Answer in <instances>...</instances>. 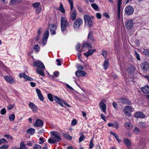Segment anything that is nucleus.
<instances>
[{
    "mask_svg": "<svg viewBox=\"0 0 149 149\" xmlns=\"http://www.w3.org/2000/svg\"><path fill=\"white\" fill-rule=\"evenodd\" d=\"M140 65L141 69L143 71H146L149 69V64L147 62H143Z\"/></svg>",
    "mask_w": 149,
    "mask_h": 149,
    "instance_id": "10",
    "label": "nucleus"
},
{
    "mask_svg": "<svg viewBox=\"0 0 149 149\" xmlns=\"http://www.w3.org/2000/svg\"><path fill=\"white\" fill-rule=\"evenodd\" d=\"M134 24V22L132 19L127 20L125 22V25L126 28L128 29H131Z\"/></svg>",
    "mask_w": 149,
    "mask_h": 149,
    "instance_id": "4",
    "label": "nucleus"
},
{
    "mask_svg": "<svg viewBox=\"0 0 149 149\" xmlns=\"http://www.w3.org/2000/svg\"><path fill=\"white\" fill-rule=\"evenodd\" d=\"M134 132L135 134H137L139 132V130L137 127H136L134 130Z\"/></svg>",
    "mask_w": 149,
    "mask_h": 149,
    "instance_id": "52",
    "label": "nucleus"
},
{
    "mask_svg": "<svg viewBox=\"0 0 149 149\" xmlns=\"http://www.w3.org/2000/svg\"><path fill=\"white\" fill-rule=\"evenodd\" d=\"M80 46H81V45L79 43L77 44L76 46V50L78 52H81L82 51H84V50H83V49H82L81 50L80 49Z\"/></svg>",
    "mask_w": 149,
    "mask_h": 149,
    "instance_id": "36",
    "label": "nucleus"
},
{
    "mask_svg": "<svg viewBox=\"0 0 149 149\" xmlns=\"http://www.w3.org/2000/svg\"><path fill=\"white\" fill-rule=\"evenodd\" d=\"M49 36V32L48 30H46L44 33L43 38L47 39Z\"/></svg>",
    "mask_w": 149,
    "mask_h": 149,
    "instance_id": "29",
    "label": "nucleus"
},
{
    "mask_svg": "<svg viewBox=\"0 0 149 149\" xmlns=\"http://www.w3.org/2000/svg\"><path fill=\"white\" fill-rule=\"evenodd\" d=\"M50 134L53 136V138L56 141L59 142L61 140L60 133L57 132H51Z\"/></svg>",
    "mask_w": 149,
    "mask_h": 149,
    "instance_id": "5",
    "label": "nucleus"
},
{
    "mask_svg": "<svg viewBox=\"0 0 149 149\" xmlns=\"http://www.w3.org/2000/svg\"><path fill=\"white\" fill-rule=\"evenodd\" d=\"M61 30L62 32L66 31V28L70 26V24L67 19L63 17H61Z\"/></svg>",
    "mask_w": 149,
    "mask_h": 149,
    "instance_id": "1",
    "label": "nucleus"
},
{
    "mask_svg": "<svg viewBox=\"0 0 149 149\" xmlns=\"http://www.w3.org/2000/svg\"><path fill=\"white\" fill-rule=\"evenodd\" d=\"M95 49H91L88 50V52L84 53V55L86 57H88L89 56L92 55L94 52L96 51Z\"/></svg>",
    "mask_w": 149,
    "mask_h": 149,
    "instance_id": "22",
    "label": "nucleus"
},
{
    "mask_svg": "<svg viewBox=\"0 0 149 149\" xmlns=\"http://www.w3.org/2000/svg\"><path fill=\"white\" fill-rule=\"evenodd\" d=\"M47 97L49 100L51 102L53 101V98L52 95L51 94H48L47 95Z\"/></svg>",
    "mask_w": 149,
    "mask_h": 149,
    "instance_id": "46",
    "label": "nucleus"
},
{
    "mask_svg": "<svg viewBox=\"0 0 149 149\" xmlns=\"http://www.w3.org/2000/svg\"><path fill=\"white\" fill-rule=\"evenodd\" d=\"M70 18L72 21H74L76 19L77 16V13L75 9L71 10L70 12Z\"/></svg>",
    "mask_w": 149,
    "mask_h": 149,
    "instance_id": "11",
    "label": "nucleus"
},
{
    "mask_svg": "<svg viewBox=\"0 0 149 149\" xmlns=\"http://www.w3.org/2000/svg\"><path fill=\"white\" fill-rule=\"evenodd\" d=\"M113 127H115L116 129H117L118 127V125L117 122H115L114 123Z\"/></svg>",
    "mask_w": 149,
    "mask_h": 149,
    "instance_id": "57",
    "label": "nucleus"
},
{
    "mask_svg": "<svg viewBox=\"0 0 149 149\" xmlns=\"http://www.w3.org/2000/svg\"><path fill=\"white\" fill-rule=\"evenodd\" d=\"M106 105L103 103V112L105 114L106 113Z\"/></svg>",
    "mask_w": 149,
    "mask_h": 149,
    "instance_id": "55",
    "label": "nucleus"
},
{
    "mask_svg": "<svg viewBox=\"0 0 149 149\" xmlns=\"http://www.w3.org/2000/svg\"><path fill=\"white\" fill-rule=\"evenodd\" d=\"M142 92L145 94H148L149 93V86L148 85H146L141 89Z\"/></svg>",
    "mask_w": 149,
    "mask_h": 149,
    "instance_id": "19",
    "label": "nucleus"
},
{
    "mask_svg": "<svg viewBox=\"0 0 149 149\" xmlns=\"http://www.w3.org/2000/svg\"><path fill=\"white\" fill-rule=\"evenodd\" d=\"M93 32L91 31L89 32L88 35V40L90 41L89 40H91V42H93L94 41V39L93 36Z\"/></svg>",
    "mask_w": 149,
    "mask_h": 149,
    "instance_id": "25",
    "label": "nucleus"
},
{
    "mask_svg": "<svg viewBox=\"0 0 149 149\" xmlns=\"http://www.w3.org/2000/svg\"><path fill=\"white\" fill-rule=\"evenodd\" d=\"M43 122L40 119H37L33 125V126L36 127H42L43 126Z\"/></svg>",
    "mask_w": 149,
    "mask_h": 149,
    "instance_id": "12",
    "label": "nucleus"
},
{
    "mask_svg": "<svg viewBox=\"0 0 149 149\" xmlns=\"http://www.w3.org/2000/svg\"><path fill=\"white\" fill-rule=\"evenodd\" d=\"M4 78L6 81L11 84H13L14 82V80L13 78L10 76H6L4 77Z\"/></svg>",
    "mask_w": 149,
    "mask_h": 149,
    "instance_id": "14",
    "label": "nucleus"
},
{
    "mask_svg": "<svg viewBox=\"0 0 149 149\" xmlns=\"http://www.w3.org/2000/svg\"><path fill=\"white\" fill-rule=\"evenodd\" d=\"M20 149H27V148L26 147V145L23 142H21L20 144Z\"/></svg>",
    "mask_w": 149,
    "mask_h": 149,
    "instance_id": "37",
    "label": "nucleus"
},
{
    "mask_svg": "<svg viewBox=\"0 0 149 149\" xmlns=\"http://www.w3.org/2000/svg\"><path fill=\"white\" fill-rule=\"evenodd\" d=\"M39 139L40 141H41L39 143L40 144H41L45 142L44 140H43V138H40Z\"/></svg>",
    "mask_w": 149,
    "mask_h": 149,
    "instance_id": "63",
    "label": "nucleus"
},
{
    "mask_svg": "<svg viewBox=\"0 0 149 149\" xmlns=\"http://www.w3.org/2000/svg\"><path fill=\"white\" fill-rule=\"evenodd\" d=\"M109 65V59L107 58H105L104 62L103 64L104 70H106L108 68Z\"/></svg>",
    "mask_w": 149,
    "mask_h": 149,
    "instance_id": "20",
    "label": "nucleus"
},
{
    "mask_svg": "<svg viewBox=\"0 0 149 149\" xmlns=\"http://www.w3.org/2000/svg\"><path fill=\"white\" fill-rule=\"evenodd\" d=\"M134 11L133 8L131 6H127L125 8V13L129 15L132 14Z\"/></svg>",
    "mask_w": 149,
    "mask_h": 149,
    "instance_id": "7",
    "label": "nucleus"
},
{
    "mask_svg": "<svg viewBox=\"0 0 149 149\" xmlns=\"http://www.w3.org/2000/svg\"><path fill=\"white\" fill-rule=\"evenodd\" d=\"M139 127L142 128H145L147 126L146 123L145 122H140L139 124Z\"/></svg>",
    "mask_w": 149,
    "mask_h": 149,
    "instance_id": "28",
    "label": "nucleus"
},
{
    "mask_svg": "<svg viewBox=\"0 0 149 149\" xmlns=\"http://www.w3.org/2000/svg\"><path fill=\"white\" fill-rule=\"evenodd\" d=\"M143 53L145 55L149 56V49H144Z\"/></svg>",
    "mask_w": 149,
    "mask_h": 149,
    "instance_id": "41",
    "label": "nucleus"
},
{
    "mask_svg": "<svg viewBox=\"0 0 149 149\" xmlns=\"http://www.w3.org/2000/svg\"><path fill=\"white\" fill-rule=\"evenodd\" d=\"M84 19L85 24L88 25L89 27H91L93 24L91 17L87 15H85L84 16Z\"/></svg>",
    "mask_w": 149,
    "mask_h": 149,
    "instance_id": "3",
    "label": "nucleus"
},
{
    "mask_svg": "<svg viewBox=\"0 0 149 149\" xmlns=\"http://www.w3.org/2000/svg\"><path fill=\"white\" fill-rule=\"evenodd\" d=\"M65 85H66L67 87L68 88L71 90H74V89L70 86L69 85L67 84H65Z\"/></svg>",
    "mask_w": 149,
    "mask_h": 149,
    "instance_id": "54",
    "label": "nucleus"
},
{
    "mask_svg": "<svg viewBox=\"0 0 149 149\" xmlns=\"http://www.w3.org/2000/svg\"><path fill=\"white\" fill-rule=\"evenodd\" d=\"M91 6L95 11H97L98 10V7L97 5L95 3H93L91 4Z\"/></svg>",
    "mask_w": 149,
    "mask_h": 149,
    "instance_id": "34",
    "label": "nucleus"
},
{
    "mask_svg": "<svg viewBox=\"0 0 149 149\" xmlns=\"http://www.w3.org/2000/svg\"><path fill=\"white\" fill-rule=\"evenodd\" d=\"M33 65L42 69L45 68V66L43 63L40 61L39 60L34 61L33 62Z\"/></svg>",
    "mask_w": 149,
    "mask_h": 149,
    "instance_id": "6",
    "label": "nucleus"
},
{
    "mask_svg": "<svg viewBox=\"0 0 149 149\" xmlns=\"http://www.w3.org/2000/svg\"><path fill=\"white\" fill-rule=\"evenodd\" d=\"M24 79L25 80L28 81H33V78L29 76H27V75L26 77V78L25 79Z\"/></svg>",
    "mask_w": 149,
    "mask_h": 149,
    "instance_id": "49",
    "label": "nucleus"
},
{
    "mask_svg": "<svg viewBox=\"0 0 149 149\" xmlns=\"http://www.w3.org/2000/svg\"><path fill=\"white\" fill-rule=\"evenodd\" d=\"M58 10L63 13H65V10L63 8V5L62 3H61L60 4V6L58 8Z\"/></svg>",
    "mask_w": 149,
    "mask_h": 149,
    "instance_id": "32",
    "label": "nucleus"
},
{
    "mask_svg": "<svg viewBox=\"0 0 149 149\" xmlns=\"http://www.w3.org/2000/svg\"><path fill=\"white\" fill-rule=\"evenodd\" d=\"M77 122L76 120H73L72 122V125L74 126L77 124Z\"/></svg>",
    "mask_w": 149,
    "mask_h": 149,
    "instance_id": "64",
    "label": "nucleus"
},
{
    "mask_svg": "<svg viewBox=\"0 0 149 149\" xmlns=\"http://www.w3.org/2000/svg\"><path fill=\"white\" fill-rule=\"evenodd\" d=\"M36 91L39 99L40 100L43 101L44 100V98L40 89L38 88H36Z\"/></svg>",
    "mask_w": 149,
    "mask_h": 149,
    "instance_id": "21",
    "label": "nucleus"
},
{
    "mask_svg": "<svg viewBox=\"0 0 149 149\" xmlns=\"http://www.w3.org/2000/svg\"><path fill=\"white\" fill-rule=\"evenodd\" d=\"M110 133L112 135L115 137L118 142L120 143L121 141V140L119 139V137L118 135L112 131H111L110 132Z\"/></svg>",
    "mask_w": 149,
    "mask_h": 149,
    "instance_id": "26",
    "label": "nucleus"
},
{
    "mask_svg": "<svg viewBox=\"0 0 149 149\" xmlns=\"http://www.w3.org/2000/svg\"><path fill=\"white\" fill-rule=\"evenodd\" d=\"M48 27L50 30V33L51 34L54 35L56 34V30L57 29L56 26L52 24H49Z\"/></svg>",
    "mask_w": 149,
    "mask_h": 149,
    "instance_id": "8",
    "label": "nucleus"
},
{
    "mask_svg": "<svg viewBox=\"0 0 149 149\" xmlns=\"http://www.w3.org/2000/svg\"><path fill=\"white\" fill-rule=\"evenodd\" d=\"M125 127L126 129H131L132 128V124L130 122H126L125 123Z\"/></svg>",
    "mask_w": 149,
    "mask_h": 149,
    "instance_id": "24",
    "label": "nucleus"
},
{
    "mask_svg": "<svg viewBox=\"0 0 149 149\" xmlns=\"http://www.w3.org/2000/svg\"><path fill=\"white\" fill-rule=\"evenodd\" d=\"M42 148V147L40 145L37 144L35 145V146L33 148L34 149H41Z\"/></svg>",
    "mask_w": 149,
    "mask_h": 149,
    "instance_id": "42",
    "label": "nucleus"
},
{
    "mask_svg": "<svg viewBox=\"0 0 149 149\" xmlns=\"http://www.w3.org/2000/svg\"><path fill=\"white\" fill-rule=\"evenodd\" d=\"M124 142L127 148H129L130 147L132 144L131 141L129 139H124Z\"/></svg>",
    "mask_w": 149,
    "mask_h": 149,
    "instance_id": "23",
    "label": "nucleus"
},
{
    "mask_svg": "<svg viewBox=\"0 0 149 149\" xmlns=\"http://www.w3.org/2000/svg\"><path fill=\"white\" fill-rule=\"evenodd\" d=\"M40 3H36L32 4V5L34 8H37L39 6Z\"/></svg>",
    "mask_w": 149,
    "mask_h": 149,
    "instance_id": "50",
    "label": "nucleus"
},
{
    "mask_svg": "<svg viewBox=\"0 0 149 149\" xmlns=\"http://www.w3.org/2000/svg\"><path fill=\"white\" fill-rule=\"evenodd\" d=\"M36 8H36V12L37 13H40L41 11V7H40L38 6V7H37Z\"/></svg>",
    "mask_w": 149,
    "mask_h": 149,
    "instance_id": "58",
    "label": "nucleus"
},
{
    "mask_svg": "<svg viewBox=\"0 0 149 149\" xmlns=\"http://www.w3.org/2000/svg\"><path fill=\"white\" fill-rule=\"evenodd\" d=\"M33 49L35 50V52L36 53L38 52L40 50V47L38 45H34Z\"/></svg>",
    "mask_w": 149,
    "mask_h": 149,
    "instance_id": "33",
    "label": "nucleus"
},
{
    "mask_svg": "<svg viewBox=\"0 0 149 149\" xmlns=\"http://www.w3.org/2000/svg\"><path fill=\"white\" fill-rule=\"evenodd\" d=\"M132 108L131 107L126 106L123 109V111L125 114L129 116L130 114L129 112L132 111Z\"/></svg>",
    "mask_w": 149,
    "mask_h": 149,
    "instance_id": "13",
    "label": "nucleus"
},
{
    "mask_svg": "<svg viewBox=\"0 0 149 149\" xmlns=\"http://www.w3.org/2000/svg\"><path fill=\"white\" fill-rule=\"evenodd\" d=\"M36 71L37 73L39 74L40 75L43 76H45V74H44V71L42 70L39 68H37L36 70Z\"/></svg>",
    "mask_w": 149,
    "mask_h": 149,
    "instance_id": "27",
    "label": "nucleus"
},
{
    "mask_svg": "<svg viewBox=\"0 0 149 149\" xmlns=\"http://www.w3.org/2000/svg\"><path fill=\"white\" fill-rule=\"evenodd\" d=\"M54 100L58 103L60 106L62 107H63V104L62 102L63 100H62L60 98L57 96L54 97Z\"/></svg>",
    "mask_w": 149,
    "mask_h": 149,
    "instance_id": "18",
    "label": "nucleus"
},
{
    "mask_svg": "<svg viewBox=\"0 0 149 149\" xmlns=\"http://www.w3.org/2000/svg\"><path fill=\"white\" fill-rule=\"evenodd\" d=\"M83 21L82 19L78 18L77 19L73 24L74 30L77 31L79 29L80 26L83 24Z\"/></svg>",
    "mask_w": 149,
    "mask_h": 149,
    "instance_id": "2",
    "label": "nucleus"
},
{
    "mask_svg": "<svg viewBox=\"0 0 149 149\" xmlns=\"http://www.w3.org/2000/svg\"><path fill=\"white\" fill-rule=\"evenodd\" d=\"M134 116L135 117L138 118H144L145 117V114L141 112H136Z\"/></svg>",
    "mask_w": 149,
    "mask_h": 149,
    "instance_id": "16",
    "label": "nucleus"
},
{
    "mask_svg": "<svg viewBox=\"0 0 149 149\" xmlns=\"http://www.w3.org/2000/svg\"><path fill=\"white\" fill-rule=\"evenodd\" d=\"M113 107L115 108V109L116 110H118V107L117 106V104L115 102H113Z\"/></svg>",
    "mask_w": 149,
    "mask_h": 149,
    "instance_id": "51",
    "label": "nucleus"
},
{
    "mask_svg": "<svg viewBox=\"0 0 149 149\" xmlns=\"http://www.w3.org/2000/svg\"><path fill=\"white\" fill-rule=\"evenodd\" d=\"M6 113V109L5 108L2 109L1 111V113L2 115H4Z\"/></svg>",
    "mask_w": 149,
    "mask_h": 149,
    "instance_id": "53",
    "label": "nucleus"
},
{
    "mask_svg": "<svg viewBox=\"0 0 149 149\" xmlns=\"http://www.w3.org/2000/svg\"><path fill=\"white\" fill-rule=\"evenodd\" d=\"M120 7L121 6H117V13L118 17L117 19H119L120 18Z\"/></svg>",
    "mask_w": 149,
    "mask_h": 149,
    "instance_id": "35",
    "label": "nucleus"
},
{
    "mask_svg": "<svg viewBox=\"0 0 149 149\" xmlns=\"http://www.w3.org/2000/svg\"><path fill=\"white\" fill-rule=\"evenodd\" d=\"M8 145L3 146L1 147H0V149H7L8 148Z\"/></svg>",
    "mask_w": 149,
    "mask_h": 149,
    "instance_id": "61",
    "label": "nucleus"
},
{
    "mask_svg": "<svg viewBox=\"0 0 149 149\" xmlns=\"http://www.w3.org/2000/svg\"><path fill=\"white\" fill-rule=\"evenodd\" d=\"M70 6V10H72L73 8V0H68Z\"/></svg>",
    "mask_w": 149,
    "mask_h": 149,
    "instance_id": "39",
    "label": "nucleus"
},
{
    "mask_svg": "<svg viewBox=\"0 0 149 149\" xmlns=\"http://www.w3.org/2000/svg\"><path fill=\"white\" fill-rule=\"evenodd\" d=\"M63 135L64 137L70 140H71L72 139V137L67 134H63Z\"/></svg>",
    "mask_w": 149,
    "mask_h": 149,
    "instance_id": "44",
    "label": "nucleus"
},
{
    "mask_svg": "<svg viewBox=\"0 0 149 149\" xmlns=\"http://www.w3.org/2000/svg\"><path fill=\"white\" fill-rule=\"evenodd\" d=\"M92 46L90 43H85L83 45L82 49H83L84 48H92Z\"/></svg>",
    "mask_w": 149,
    "mask_h": 149,
    "instance_id": "30",
    "label": "nucleus"
},
{
    "mask_svg": "<svg viewBox=\"0 0 149 149\" xmlns=\"http://www.w3.org/2000/svg\"><path fill=\"white\" fill-rule=\"evenodd\" d=\"M96 16L97 18L100 19L101 17V15L100 13H97L96 14Z\"/></svg>",
    "mask_w": 149,
    "mask_h": 149,
    "instance_id": "62",
    "label": "nucleus"
},
{
    "mask_svg": "<svg viewBox=\"0 0 149 149\" xmlns=\"http://www.w3.org/2000/svg\"><path fill=\"white\" fill-rule=\"evenodd\" d=\"M93 138H92L91 139V140L90 141V144H89V148L90 149L93 148L94 146V144L93 143Z\"/></svg>",
    "mask_w": 149,
    "mask_h": 149,
    "instance_id": "43",
    "label": "nucleus"
},
{
    "mask_svg": "<svg viewBox=\"0 0 149 149\" xmlns=\"http://www.w3.org/2000/svg\"><path fill=\"white\" fill-rule=\"evenodd\" d=\"M29 106L33 112H36L37 111L38 109L36 106L33 103L30 102Z\"/></svg>",
    "mask_w": 149,
    "mask_h": 149,
    "instance_id": "15",
    "label": "nucleus"
},
{
    "mask_svg": "<svg viewBox=\"0 0 149 149\" xmlns=\"http://www.w3.org/2000/svg\"><path fill=\"white\" fill-rule=\"evenodd\" d=\"M128 71L129 72L131 73L133 72L134 71V68L132 66L128 68Z\"/></svg>",
    "mask_w": 149,
    "mask_h": 149,
    "instance_id": "48",
    "label": "nucleus"
},
{
    "mask_svg": "<svg viewBox=\"0 0 149 149\" xmlns=\"http://www.w3.org/2000/svg\"><path fill=\"white\" fill-rule=\"evenodd\" d=\"M77 68L78 69H80L81 70H83V67L81 65H78L77 66Z\"/></svg>",
    "mask_w": 149,
    "mask_h": 149,
    "instance_id": "59",
    "label": "nucleus"
},
{
    "mask_svg": "<svg viewBox=\"0 0 149 149\" xmlns=\"http://www.w3.org/2000/svg\"><path fill=\"white\" fill-rule=\"evenodd\" d=\"M26 132L29 134L32 135L34 133L35 130L34 129L31 128L28 129Z\"/></svg>",
    "mask_w": 149,
    "mask_h": 149,
    "instance_id": "31",
    "label": "nucleus"
},
{
    "mask_svg": "<svg viewBox=\"0 0 149 149\" xmlns=\"http://www.w3.org/2000/svg\"><path fill=\"white\" fill-rule=\"evenodd\" d=\"M118 102L120 103L123 104H127L128 105H130L131 104V102L127 98L125 97H122L118 99Z\"/></svg>",
    "mask_w": 149,
    "mask_h": 149,
    "instance_id": "9",
    "label": "nucleus"
},
{
    "mask_svg": "<svg viewBox=\"0 0 149 149\" xmlns=\"http://www.w3.org/2000/svg\"><path fill=\"white\" fill-rule=\"evenodd\" d=\"M19 76L20 78H22L23 77L24 79H25L26 77V75L24 73L23 74L20 73L19 74Z\"/></svg>",
    "mask_w": 149,
    "mask_h": 149,
    "instance_id": "47",
    "label": "nucleus"
},
{
    "mask_svg": "<svg viewBox=\"0 0 149 149\" xmlns=\"http://www.w3.org/2000/svg\"><path fill=\"white\" fill-rule=\"evenodd\" d=\"M54 75L56 77H58L59 76V72L58 71H55L54 73Z\"/></svg>",
    "mask_w": 149,
    "mask_h": 149,
    "instance_id": "60",
    "label": "nucleus"
},
{
    "mask_svg": "<svg viewBox=\"0 0 149 149\" xmlns=\"http://www.w3.org/2000/svg\"><path fill=\"white\" fill-rule=\"evenodd\" d=\"M56 141L53 139L50 138L48 140V142L49 143H54L56 142Z\"/></svg>",
    "mask_w": 149,
    "mask_h": 149,
    "instance_id": "38",
    "label": "nucleus"
},
{
    "mask_svg": "<svg viewBox=\"0 0 149 149\" xmlns=\"http://www.w3.org/2000/svg\"><path fill=\"white\" fill-rule=\"evenodd\" d=\"M15 118V116L14 114H10L9 117V119L10 121H13Z\"/></svg>",
    "mask_w": 149,
    "mask_h": 149,
    "instance_id": "40",
    "label": "nucleus"
},
{
    "mask_svg": "<svg viewBox=\"0 0 149 149\" xmlns=\"http://www.w3.org/2000/svg\"><path fill=\"white\" fill-rule=\"evenodd\" d=\"M0 141V142H1V143H7V141L5 139H4V138L1 139Z\"/></svg>",
    "mask_w": 149,
    "mask_h": 149,
    "instance_id": "56",
    "label": "nucleus"
},
{
    "mask_svg": "<svg viewBox=\"0 0 149 149\" xmlns=\"http://www.w3.org/2000/svg\"><path fill=\"white\" fill-rule=\"evenodd\" d=\"M86 74V72L83 71L79 70L75 72V75L77 77L84 76Z\"/></svg>",
    "mask_w": 149,
    "mask_h": 149,
    "instance_id": "17",
    "label": "nucleus"
},
{
    "mask_svg": "<svg viewBox=\"0 0 149 149\" xmlns=\"http://www.w3.org/2000/svg\"><path fill=\"white\" fill-rule=\"evenodd\" d=\"M84 137L83 134H81L80 138L79 139V143L81 142L82 141L84 140Z\"/></svg>",
    "mask_w": 149,
    "mask_h": 149,
    "instance_id": "45",
    "label": "nucleus"
}]
</instances>
